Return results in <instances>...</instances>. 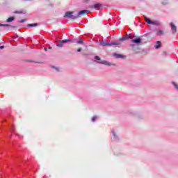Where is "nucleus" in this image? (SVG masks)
<instances>
[{
    "mask_svg": "<svg viewBox=\"0 0 178 178\" xmlns=\"http://www.w3.org/2000/svg\"><path fill=\"white\" fill-rule=\"evenodd\" d=\"M74 12L73 11H68L66 12L64 15V17H67V19H72L73 20H76V19H79V17L73 15Z\"/></svg>",
    "mask_w": 178,
    "mask_h": 178,
    "instance_id": "obj_1",
    "label": "nucleus"
},
{
    "mask_svg": "<svg viewBox=\"0 0 178 178\" xmlns=\"http://www.w3.org/2000/svg\"><path fill=\"white\" fill-rule=\"evenodd\" d=\"M170 26L171 27V30L172 31V33L175 34V33H176V31H177V27L176 26V25H175V24L173 22H171L170 24Z\"/></svg>",
    "mask_w": 178,
    "mask_h": 178,
    "instance_id": "obj_2",
    "label": "nucleus"
},
{
    "mask_svg": "<svg viewBox=\"0 0 178 178\" xmlns=\"http://www.w3.org/2000/svg\"><path fill=\"white\" fill-rule=\"evenodd\" d=\"M141 38H138L136 39H133L131 42H134V44H141Z\"/></svg>",
    "mask_w": 178,
    "mask_h": 178,
    "instance_id": "obj_3",
    "label": "nucleus"
},
{
    "mask_svg": "<svg viewBox=\"0 0 178 178\" xmlns=\"http://www.w3.org/2000/svg\"><path fill=\"white\" fill-rule=\"evenodd\" d=\"M87 12H88V10H82L81 11H79L78 13V15L79 16H83V15H87Z\"/></svg>",
    "mask_w": 178,
    "mask_h": 178,
    "instance_id": "obj_4",
    "label": "nucleus"
},
{
    "mask_svg": "<svg viewBox=\"0 0 178 178\" xmlns=\"http://www.w3.org/2000/svg\"><path fill=\"white\" fill-rule=\"evenodd\" d=\"M100 45H102L103 47H111L112 45V44L105 42H101Z\"/></svg>",
    "mask_w": 178,
    "mask_h": 178,
    "instance_id": "obj_5",
    "label": "nucleus"
},
{
    "mask_svg": "<svg viewBox=\"0 0 178 178\" xmlns=\"http://www.w3.org/2000/svg\"><path fill=\"white\" fill-rule=\"evenodd\" d=\"M97 63H102V65H106L107 66H110L111 64L108 63L106 60H103V61H98Z\"/></svg>",
    "mask_w": 178,
    "mask_h": 178,
    "instance_id": "obj_6",
    "label": "nucleus"
},
{
    "mask_svg": "<svg viewBox=\"0 0 178 178\" xmlns=\"http://www.w3.org/2000/svg\"><path fill=\"white\" fill-rule=\"evenodd\" d=\"M70 41H72V40L70 39H65V40H59V43L60 44H65V42H70Z\"/></svg>",
    "mask_w": 178,
    "mask_h": 178,
    "instance_id": "obj_7",
    "label": "nucleus"
},
{
    "mask_svg": "<svg viewBox=\"0 0 178 178\" xmlns=\"http://www.w3.org/2000/svg\"><path fill=\"white\" fill-rule=\"evenodd\" d=\"M0 26H3V27H12L13 29H16V26H10L9 24H0Z\"/></svg>",
    "mask_w": 178,
    "mask_h": 178,
    "instance_id": "obj_8",
    "label": "nucleus"
},
{
    "mask_svg": "<svg viewBox=\"0 0 178 178\" xmlns=\"http://www.w3.org/2000/svg\"><path fill=\"white\" fill-rule=\"evenodd\" d=\"M154 48L158 49L159 48H161V41H157L156 44L154 46Z\"/></svg>",
    "mask_w": 178,
    "mask_h": 178,
    "instance_id": "obj_9",
    "label": "nucleus"
},
{
    "mask_svg": "<svg viewBox=\"0 0 178 178\" xmlns=\"http://www.w3.org/2000/svg\"><path fill=\"white\" fill-rule=\"evenodd\" d=\"M13 20H15V17H11L7 19L6 22L8 23H10L11 22H13Z\"/></svg>",
    "mask_w": 178,
    "mask_h": 178,
    "instance_id": "obj_10",
    "label": "nucleus"
},
{
    "mask_svg": "<svg viewBox=\"0 0 178 178\" xmlns=\"http://www.w3.org/2000/svg\"><path fill=\"white\" fill-rule=\"evenodd\" d=\"M38 26V24L35 23V24H29L27 25V27H37Z\"/></svg>",
    "mask_w": 178,
    "mask_h": 178,
    "instance_id": "obj_11",
    "label": "nucleus"
},
{
    "mask_svg": "<svg viewBox=\"0 0 178 178\" xmlns=\"http://www.w3.org/2000/svg\"><path fill=\"white\" fill-rule=\"evenodd\" d=\"M134 37H136V36L134 35H131V34H129V35H127V38L128 40H133V38H134Z\"/></svg>",
    "mask_w": 178,
    "mask_h": 178,
    "instance_id": "obj_12",
    "label": "nucleus"
},
{
    "mask_svg": "<svg viewBox=\"0 0 178 178\" xmlns=\"http://www.w3.org/2000/svg\"><path fill=\"white\" fill-rule=\"evenodd\" d=\"M145 20L148 24H151V23H152V21L150 20L149 18H147V17H145Z\"/></svg>",
    "mask_w": 178,
    "mask_h": 178,
    "instance_id": "obj_13",
    "label": "nucleus"
},
{
    "mask_svg": "<svg viewBox=\"0 0 178 178\" xmlns=\"http://www.w3.org/2000/svg\"><path fill=\"white\" fill-rule=\"evenodd\" d=\"M156 35H163V31L159 30L156 32Z\"/></svg>",
    "mask_w": 178,
    "mask_h": 178,
    "instance_id": "obj_14",
    "label": "nucleus"
},
{
    "mask_svg": "<svg viewBox=\"0 0 178 178\" xmlns=\"http://www.w3.org/2000/svg\"><path fill=\"white\" fill-rule=\"evenodd\" d=\"M101 6H102V5L101 3H96L93 6V8H95V9H96L97 8H101Z\"/></svg>",
    "mask_w": 178,
    "mask_h": 178,
    "instance_id": "obj_15",
    "label": "nucleus"
},
{
    "mask_svg": "<svg viewBox=\"0 0 178 178\" xmlns=\"http://www.w3.org/2000/svg\"><path fill=\"white\" fill-rule=\"evenodd\" d=\"M127 39V36H122L121 38H120V41H126Z\"/></svg>",
    "mask_w": 178,
    "mask_h": 178,
    "instance_id": "obj_16",
    "label": "nucleus"
},
{
    "mask_svg": "<svg viewBox=\"0 0 178 178\" xmlns=\"http://www.w3.org/2000/svg\"><path fill=\"white\" fill-rule=\"evenodd\" d=\"M27 21V19H21L20 21H19V23H24V22H26Z\"/></svg>",
    "mask_w": 178,
    "mask_h": 178,
    "instance_id": "obj_17",
    "label": "nucleus"
},
{
    "mask_svg": "<svg viewBox=\"0 0 178 178\" xmlns=\"http://www.w3.org/2000/svg\"><path fill=\"white\" fill-rule=\"evenodd\" d=\"M111 45H120V43H119V42H113V43H111Z\"/></svg>",
    "mask_w": 178,
    "mask_h": 178,
    "instance_id": "obj_18",
    "label": "nucleus"
},
{
    "mask_svg": "<svg viewBox=\"0 0 178 178\" xmlns=\"http://www.w3.org/2000/svg\"><path fill=\"white\" fill-rule=\"evenodd\" d=\"M115 56L116 58H123V56H122L120 54H115Z\"/></svg>",
    "mask_w": 178,
    "mask_h": 178,
    "instance_id": "obj_19",
    "label": "nucleus"
},
{
    "mask_svg": "<svg viewBox=\"0 0 178 178\" xmlns=\"http://www.w3.org/2000/svg\"><path fill=\"white\" fill-rule=\"evenodd\" d=\"M95 59H96V60H101V57L99 56H95Z\"/></svg>",
    "mask_w": 178,
    "mask_h": 178,
    "instance_id": "obj_20",
    "label": "nucleus"
},
{
    "mask_svg": "<svg viewBox=\"0 0 178 178\" xmlns=\"http://www.w3.org/2000/svg\"><path fill=\"white\" fill-rule=\"evenodd\" d=\"M97 120V117L92 118V122H95Z\"/></svg>",
    "mask_w": 178,
    "mask_h": 178,
    "instance_id": "obj_21",
    "label": "nucleus"
},
{
    "mask_svg": "<svg viewBox=\"0 0 178 178\" xmlns=\"http://www.w3.org/2000/svg\"><path fill=\"white\" fill-rule=\"evenodd\" d=\"M26 62H29V63H40V62H35V61H33V60H26Z\"/></svg>",
    "mask_w": 178,
    "mask_h": 178,
    "instance_id": "obj_22",
    "label": "nucleus"
},
{
    "mask_svg": "<svg viewBox=\"0 0 178 178\" xmlns=\"http://www.w3.org/2000/svg\"><path fill=\"white\" fill-rule=\"evenodd\" d=\"M57 47H63V44L60 43V44H57Z\"/></svg>",
    "mask_w": 178,
    "mask_h": 178,
    "instance_id": "obj_23",
    "label": "nucleus"
},
{
    "mask_svg": "<svg viewBox=\"0 0 178 178\" xmlns=\"http://www.w3.org/2000/svg\"><path fill=\"white\" fill-rule=\"evenodd\" d=\"M173 84H174V87H175V88H176L177 90H178V86H177V84H176V83H173Z\"/></svg>",
    "mask_w": 178,
    "mask_h": 178,
    "instance_id": "obj_24",
    "label": "nucleus"
},
{
    "mask_svg": "<svg viewBox=\"0 0 178 178\" xmlns=\"http://www.w3.org/2000/svg\"><path fill=\"white\" fill-rule=\"evenodd\" d=\"M14 13H16V14H17V13H22V11H15Z\"/></svg>",
    "mask_w": 178,
    "mask_h": 178,
    "instance_id": "obj_25",
    "label": "nucleus"
},
{
    "mask_svg": "<svg viewBox=\"0 0 178 178\" xmlns=\"http://www.w3.org/2000/svg\"><path fill=\"white\" fill-rule=\"evenodd\" d=\"M77 42L78 44H83V40H79Z\"/></svg>",
    "mask_w": 178,
    "mask_h": 178,
    "instance_id": "obj_26",
    "label": "nucleus"
},
{
    "mask_svg": "<svg viewBox=\"0 0 178 178\" xmlns=\"http://www.w3.org/2000/svg\"><path fill=\"white\" fill-rule=\"evenodd\" d=\"M77 52H81V48H79V49H77Z\"/></svg>",
    "mask_w": 178,
    "mask_h": 178,
    "instance_id": "obj_27",
    "label": "nucleus"
},
{
    "mask_svg": "<svg viewBox=\"0 0 178 178\" xmlns=\"http://www.w3.org/2000/svg\"><path fill=\"white\" fill-rule=\"evenodd\" d=\"M150 24H156V22L152 21V23H150Z\"/></svg>",
    "mask_w": 178,
    "mask_h": 178,
    "instance_id": "obj_28",
    "label": "nucleus"
},
{
    "mask_svg": "<svg viewBox=\"0 0 178 178\" xmlns=\"http://www.w3.org/2000/svg\"><path fill=\"white\" fill-rule=\"evenodd\" d=\"M3 48H5V46H1L0 47V49H3Z\"/></svg>",
    "mask_w": 178,
    "mask_h": 178,
    "instance_id": "obj_29",
    "label": "nucleus"
},
{
    "mask_svg": "<svg viewBox=\"0 0 178 178\" xmlns=\"http://www.w3.org/2000/svg\"><path fill=\"white\" fill-rule=\"evenodd\" d=\"M52 47H49V49H51Z\"/></svg>",
    "mask_w": 178,
    "mask_h": 178,
    "instance_id": "obj_30",
    "label": "nucleus"
},
{
    "mask_svg": "<svg viewBox=\"0 0 178 178\" xmlns=\"http://www.w3.org/2000/svg\"><path fill=\"white\" fill-rule=\"evenodd\" d=\"M86 2H88V0H86Z\"/></svg>",
    "mask_w": 178,
    "mask_h": 178,
    "instance_id": "obj_31",
    "label": "nucleus"
},
{
    "mask_svg": "<svg viewBox=\"0 0 178 178\" xmlns=\"http://www.w3.org/2000/svg\"><path fill=\"white\" fill-rule=\"evenodd\" d=\"M44 51H47V48H44Z\"/></svg>",
    "mask_w": 178,
    "mask_h": 178,
    "instance_id": "obj_32",
    "label": "nucleus"
}]
</instances>
